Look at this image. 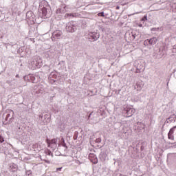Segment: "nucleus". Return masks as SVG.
<instances>
[{"label": "nucleus", "mask_w": 176, "mask_h": 176, "mask_svg": "<svg viewBox=\"0 0 176 176\" xmlns=\"http://www.w3.org/2000/svg\"><path fill=\"white\" fill-rule=\"evenodd\" d=\"M38 16L39 17H41V19H46L47 17H50V14L47 13V9L43 7L38 10Z\"/></svg>", "instance_id": "1"}, {"label": "nucleus", "mask_w": 176, "mask_h": 176, "mask_svg": "<svg viewBox=\"0 0 176 176\" xmlns=\"http://www.w3.org/2000/svg\"><path fill=\"white\" fill-rule=\"evenodd\" d=\"M63 36V32L61 30H55L52 35V40L60 39Z\"/></svg>", "instance_id": "2"}, {"label": "nucleus", "mask_w": 176, "mask_h": 176, "mask_svg": "<svg viewBox=\"0 0 176 176\" xmlns=\"http://www.w3.org/2000/svg\"><path fill=\"white\" fill-rule=\"evenodd\" d=\"M99 38L100 33L97 32H91L89 33V39H91V41H93L94 42L99 39Z\"/></svg>", "instance_id": "3"}, {"label": "nucleus", "mask_w": 176, "mask_h": 176, "mask_svg": "<svg viewBox=\"0 0 176 176\" xmlns=\"http://www.w3.org/2000/svg\"><path fill=\"white\" fill-rule=\"evenodd\" d=\"M39 119L43 122V124H47L49 122H50V117H49V115L47 114L44 115V118L43 115L41 114L39 116Z\"/></svg>", "instance_id": "4"}, {"label": "nucleus", "mask_w": 176, "mask_h": 176, "mask_svg": "<svg viewBox=\"0 0 176 176\" xmlns=\"http://www.w3.org/2000/svg\"><path fill=\"white\" fill-rule=\"evenodd\" d=\"M66 30L67 32H75V31H76V26H75L72 22H70L67 23Z\"/></svg>", "instance_id": "5"}, {"label": "nucleus", "mask_w": 176, "mask_h": 176, "mask_svg": "<svg viewBox=\"0 0 176 176\" xmlns=\"http://www.w3.org/2000/svg\"><path fill=\"white\" fill-rule=\"evenodd\" d=\"M125 112H126L127 116L129 118H130L131 116H133V115H134V113H135V109H134L133 108H126L125 110Z\"/></svg>", "instance_id": "6"}, {"label": "nucleus", "mask_w": 176, "mask_h": 176, "mask_svg": "<svg viewBox=\"0 0 176 176\" xmlns=\"http://www.w3.org/2000/svg\"><path fill=\"white\" fill-rule=\"evenodd\" d=\"M145 42H148L150 45H156V43L157 42V38H156L155 37H153L150 39H147L146 41H145L144 43Z\"/></svg>", "instance_id": "7"}, {"label": "nucleus", "mask_w": 176, "mask_h": 176, "mask_svg": "<svg viewBox=\"0 0 176 176\" xmlns=\"http://www.w3.org/2000/svg\"><path fill=\"white\" fill-rule=\"evenodd\" d=\"M65 5H62L61 8H58L56 10V13L58 14V13H65L66 12V10H65Z\"/></svg>", "instance_id": "8"}, {"label": "nucleus", "mask_w": 176, "mask_h": 176, "mask_svg": "<svg viewBox=\"0 0 176 176\" xmlns=\"http://www.w3.org/2000/svg\"><path fill=\"white\" fill-rule=\"evenodd\" d=\"M78 16V14H76V13H70V14H65V17L66 18V19H68V17H69V18H72V17H76Z\"/></svg>", "instance_id": "9"}, {"label": "nucleus", "mask_w": 176, "mask_h": 176, "mask_svg": "<svg viewBox=\"0 0 176 176\" xmlns=\"http://www.w3.org/2000/svg\"><path fill=\"white\" fill-rule=\"evenodd\" d=\"M48 148H51L52 151H56L57 149V144H48Z\"/></svg>", "instance_id": "10"}, {"label": "nucleus", "mask_w": 176, "mask_h": 176, "mask_svg": "<svg viewBox=\"0 0 176 176\" xmlns=\"http://www.w3.org/2000/svg\"><path fill=\"white\" fill-rule=\"evenodd\" d=\"M32 12L31 11H28L27 13H26V17L27 19H28L29 20H32Z\"/></svg>", "instance_id": "11"}, {"label": "nucleus", "mask_w": 176, "mask_h": 176, "mask_svg": "<svg viewBox=\"0 0 176 176\" xmlns=\"http://www.w3.org/2000/svg\"><path fill=\"white\" fill-rule=\"evenodd\" d=\"M47 143L48 144H57V139H52V140H47Z\"/></svg>", "instance_id": "12"}, {"label": "nucleus", "mask_w": 176, "mask_h": 176, "mask_svg": "<svg viewBox=\"0 0 176 176\" xmlns=\"http://www.w3.org/2000/svg\"><path fill=\"white\" fill-rule=\"evenodd\" d=\"M35 65H36V67H37V68H41V66L43 65L42 60H40L38 61H36Z\"/></svg>", "instance_id": "13"}, {"label": "nucleus", "mask_w": 176, "mask_h": 176, "mask_svg": "<svg viewBox=\"0 0 176 176\" xmlns=\"http://www.w3.org/2000/svg\"><path fill=\"white\" fill-rule=\"evenodd\" d=\"M45 155H47L48 156H52L53 157V153H52V151L49 149L45 150Z\"/></svg>", "instance_id": "14"}, {"label": "nucleus", "mask_w": 176, "mask_h": 176, "mask_svg": "<svg viewBox=\"0 0 176 176\" xmlns=\"http://www.w3.org/2000/svg\"><path fill=\"white\" fill-rule=\"evenodd\" d=\"M39 77L36 76L34 77V79L33 80V83H38V82H39Z\"/></svg>", "instance_id": "15"}, {"label": "nucleus", "mask_w": 176, "mask_h": 176, "mask_svg": "<svg viewBox=\"0 0 176 176\" xmlns=\"http://www.w3.org/2000/svg\"><path fill=\"white\" fill-rule=\"evenodd\" d=\"M3 142H5V139L0 135V144H2Z\"/></svg>", "instance_id": "16"}, {"label": "nucleus", "mask_w": 176, "mask_h": 176, "mask_svg": "<svg viewBox=\"0 0 176 176\" xmlns=\"http://www.w3.org/2000/svg\"><path fill=\"white\" fill-rule=\"evenodd\" d=\"M138 124L141 126V128H140V130H141V129H144V124L142 122H138Z\"/></svg>", "instance_id": "17"}, {"label": "nucleus", "mask_w": 176, "mask_h": 176, "mask_svg": "<svg viewBox=\"0 0 176 176\" xmlns=\"http://www.w3.org/2000/svg\"><path fill=\"white\" fill-rule=\"evenodd\" d=\"M146 20H148V16L145 15L144 18L142 19V21H146Z\"/></svg>", "instance_id": "18"}, {"label": "nucleus", "mask_w": 176, "mask_h": 176, "mask_svg": "<svg viewBox=\"0 0 176 176\" xmlns=\"http://www.w3.org/2000/svg\"><path fill=\"white\" fill-rule=\"evenodd\" d=\"M96 142L97 144H100V142H101V138H97V139L96 140Z\"/></svg>", "instance_id": "19"}, {"label": "nucleus", "mask_w": 176, "mask_h": 176, "mask_svg": "<svg viewBox=\"0 0 176 176\" xmlns=\"http://www.w3.org/2000/svg\"><path fill=\"white\" fill-rule=\"evenodd\" d=\"M98 16H102V17H105V15H104V12L99 13Z\"/></svg>", "instance_id": "20"}, {"label": "nucleus", "mask_w": 176, "mask_h": 176, "mask_svg": "<svg viewBox=\"0 0 176 176\" xmlns=\"http://www.w3.org/2000/svg\"><path fill=\"white\" fill-rule=\"evenodd\" d=\"M159 28H153L151 29V31H157Z\"/></svg>", "instance_id": "21"}, {"label": "nucleus", "mask_w": 176, "mask_h": 176, "mask_svg": "<svg viewBox=\"0 0 176 176\" xmlns=\"http://www.w3.org/2000/svg\"><path fill=\"white\" fill-rule=\"evenodd\" d=\"M61 170H63V167L56 168V171H61Z\"/></svg>", "instance_id": "22"}, {"label": "nucleus", "mask_w": 176, "mask_h": 176, "mask_svg": "<svg viewBox=\"0 0 176 176\" xmlns=\"http://www.w3.org/2000/svg\"><path fill=\"white\" fill-rule=\"evenodd\" d=\"M169 119V120L170 121V122H175V120H173V118H168Z\"/></svg>", "instance_id": "23"}, {"label": "nucleus", "mask_w": 176, "mask_h": 176, "mask_svg": "<svg viewBox=\"0 0 176 176\" xmlns=\"http://www.w3.org/2000/svg\"><path fill=\"white\" fill-rule=\"evenodd\" d=\"M6 118H10V113L7 114Z\"/></svg>", "instance_id": "24"}, {"label": "nucleus", "mask_w": 176, "mask_h": 176, "mask_svg": "<svg viewBox=\"0 0 176 176\" xmlns=\"http://www.w3.org/2000/svg\"><path fill=\"white\" fill-rule=\"evenodd\" d=\"M132 36H133V39H135V36H136L135 34H133Z\"/></svg>", "instance_id": "25"}, {"label": "nucleus", "mask_w": 176, "mask_h": 176, "mask_svg": "<svg viewBox=\"0 0 176 176\" xmlns=\"http://www.w3.org/2000/svg\"><path fill=\"white\" fill-rule=\"evenodd\" d=\"M138 27H140V28L142 27V24H139Z\"/></svg>", "instance_id": "26"}, {"label": "nucleus", "mask_w": 176, "mask_h": 176, "mask_svg": "<svg viewBox=\"0 0 176 176\" xmlns=\"http://www.w3.org/2000/svg\"><path fill=\"white\" fill-rule=\"evenodd\" d=\"M116 9L119 10V9H120V7L117 6V7H116Z\"/></svg>", "instance_id": "27"}, {"label": "nucleus", "mask_w": 176, "mask_h": 176, "mask_svg": "<svg viewBox=\"0 0 176 176\" xmlns=\"http://www.w3.org/2000/svg\"><path fill=\"white\" fill-rule=\"evenodd\" d=\"M16 78H19V74H16Z\"/></svg>", "instance_id": "28"}, {"label": "nucleus", "mask_w": 176, "mask_h": 176, "mask_svg": "<svg viewBox=\"0 0 176 176\" xmlns=\"http://www.w3.org/2000/svg\"><path fill=\"white\" fill-rule=\"evenodd\" d=\"M139 89H141V87H139Z\"/></svg>", "instance_id": "29"}]
</instances>
